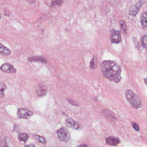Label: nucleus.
<instances>
[{
	"instance_id": "10",
	"label": "nucleus",
	"mask_w": 147,
	"mask_h": 147,
	"mask_svg": "<svg viewBox=\"0 0 147 147\" xmlns=\"http://www.w3.org/2000/svg\"><path fill=\"white\" fill-rule=\"evenodd\" d=\"M106 142L110 145H115L119 142V141L117 138H109L106 140Z\"/></svg>"
},
{
	"instance_id": "24",
	"label": "nucleus",
	"mask_w": 147,
	"mask_h": 147,
	"mask_svg": "<svg viewBox=\"0 0 147 147\" xmlns=\"http://www.w3.org/2000/svg\"><path fill=\"white\" fill-rule=\"evenodd\" d=\"M98 96H94L92 100L96 101L98 100Z\"/></svg>"
},
{
	"instance_id": "18",
	"label": "nucleus",
	"mask_w": 147,
	"mask_h": 147,
	"mask_svg": "<svg viewBox=\"0 0 147 147\" xmlns=\"http://www.w3.org/2000/svg\"><path fill=\"white\" fill-rule=\"evenodd\" d=\"M57 133L58 136L59 138H64L66 135L64 130L63 128L59 130L57 132Z\"/></svg>"
},
{
	"instance_id": "19",
	"label": "nucleus",
	"mask_w": 147,
	"mask_h": 147,
	"mask_svg": "<svg viewBox=\"0 0 147 147\" xmlns=\"http://www.w3.org/2000/svg\"><path fill=\"white\" fill-rule=\"evenodd\" d=\"M134 8L133 7H132V9H133L130 10V14L132 16H136L138 11H137L136 9L134 10Z\"/></svg>"
},
{
	"instance_id": "26",
	"label": "nucleus",
	"mask_w": 147,
	"mask_h": 147,
	"mask_svg": "<svg viewBox=\"0 0 147 147\" xmlns=\"http://www.w3.org/2000/svg\"><path fill=\"white\" fill-rule=\"evenodd\" d=\"M146 84L147 85V78L144 79Z\"/></svg>"
},
{
	"instance_id": "12",
	"label": "nucleus",
	"mask_w": 147,
	"mask_h": 147,
	"mask_svg": "<svg viewBox=\"0 0 147 147\" xmlns=\"http://www.w3.org/2000/svg\"><path fill=\"white\" fill-rule=\"evenodd\" d=\"M18 136L20 141H23L24 142H25L28 138V134L26 133L20 134Z\"/></svg>"
},
{
	"instance_id": "17",
	"label": "nucleus",
	"mask_w": 147,
	"mask_h": 147,
	"mask_svg": "<svg viewBox=\"0 0 147 147\" xmlns=\"http://www.w3.org/2000/svg\"><path fill=\"white\" fill-rule=\"evenodd\" d=\"M141 45L145 48H147V36L144 35L142 38L141 40Z\"/></svg>"
},
{
	"instance_id": "25",
	"label": "nucleus",
	"mask_w": 147,
	"mask_h": 147,
	"mask_svg": "<svg viewBox=\"0 0 147 147\" xmlns=\"http://www.w3.org/2000/svg\"><path fill=\"white\" fill-rule=\"evenodd\" d=\"M25 147H35L33 145H30L26 146H25Z\"/></svg>"
},
{
	"instance_id": "5",
	"label": "nucleus",
	"mask_w": 147,
	"mask_h": 147,
	"mask_svg": "<svg viewBox=\"0 0 147 147\" xmlns=\"http://www.w3.org/2000/svg\"><path fill=\"white\" fill-rule=\"evenodd\" d=\"M47 86L45 85L40 84L39 86V89L36 91L37 95L39 97H42L47 95Z\"/></svg>"
},
{
	"instance_id": "6",
	"label": "nucleus",
	"mask_w": 147,
	"mask_h": 147,
	"mask_svg": "<svg viewBox=\"0 0 147 147\" xmlns=\"http://www.w3.org/2000/svg\"><path fill=\"white\" fill-rule=\"evenodd\" d=\"M125 94L127 100L129 101H136L139 100L138 96L135 94L131 90H126Z\"/></svg>"
},
{
	"instance_id": "20",
	"label": "nucleus",
	"mask_w": 147,
	"mask_h": 147,
	"mask_svg": "<svg viewBox=\"0 0 147 147\" xmlns=\"http://www.w3.org/2000/svg\"><path fill=\"white\" fill-rule=\"evenodd\" d=\"M4 16L8 17H10L11 16V12L8 10H4Z\"/></svg>"
},
{
	"instance_id": "15",
	"label": "nucleus",
	"mask_w": 147,
	"mask_h": 147,
	"mask_svg": "<svg viewBox=\"0 0 147 147\" xmlns=\"http://www.w3.org/2000/svg\"><path fill=\"white\" fill-rule=\"evenodd\" d=\"M39 55L33 56L30 57L28 58L27 60L29 62H38Z\"/></svg>"
},
{
	"instance_id": "7",
	"label": "nucleus",
	"mask_w": 147,
	"mask_h": 147,
	"mask_svg": "<svg viewBox=\"0 0 147 147\" xmlns=\"http://www.w3.org/2000/svg\"><path fill=\"white\" fill-rule=\"evenodd\" d=\"M32 114L31 111L26 109H21L18 111V116L20 118H25L27 115L30 116Z\"/></svg>"
},
{
	"instance_id": "2",
	"label": "nucleus",
	"mask_w": 147,
	"mask_h": 147,
	"mask_svg": "<svg viewBox=\"0 0 147 147\" xmlns=\"http://www.w3.org/2000/svg\"><path fill=\"white\" fill-rule=\"evenodd\" d=\"M0 69L3 72L7 74H13L16 71V69L12 65L7 63L3 64Z\"/></svg>"
},
{
	"instance_id": "11",
	"label": "nucleus",
	"mask_w": 147,
	"mask_h": 147,
	"mask_svg": "<svg viewBox=\"0 0 147 147\" xmlns=\"http://www.w3.org/2000/svg\"><path fill=\"white\" fill-rule=\"evenodd\" d=\"M7 88V86L5 84L0 82V98L4 97V91L6 90Z\"/></svg>"
},
{
	"instance_id": "28",
	"label": "nucleus",
	"mask_w": 147,
	"mask_h": 147,
	"mask_svg": "<svg viewBox=\"0 0 147 147\" xmlns=\"http://www.w3.org/2000/svg\"><path fill=\"white\" fill-rule=\"evenodd\" d=\"M82 147H87L85 145H83L82 146Z\"/></svg>"
},
{
	"instance_id": "8",
	"label": "nucleus",
	"mask_w": 147,
	"mask_h": 147,
	"mask_svg": "<svg viewBox=\"0 0 147 147\" xmlns=\"http://www.w3.org/2000/svg\"><path fill=\"white\" fill-rule=\"evenodd\" d=\"M98 61L97 57L93 56L90 63V68L92 70H94L98 66Z\"/></svg>"
},
{
	"instance_id": "13",
	"label": "nucleus",
	"mask_w": 147,
	"mask_h": 147,
	"mask_svg": "<svg viewBox=\"0 0 147 147\" xmlns=\"http://www.w3.org/2000/svg\"><path fill=\"white\" fill-rule=\"evenodd\" d=\"M38 62L42 64L46 65L48 63V61L47 58L43 56L39 55Z\"/></svg>"
},
{
	"instance_id": "4",
	"label": "nucleus",
	"mask_w": 147,
	"mask_h": 147,
	"mask_svg": "<svg viewBox=\"0 0 147 147\" xmlns=\"http://www.w3.org/2000/svg\"><path fill=\"white\" fill-rule=\"evenodd\" d=\"M11 54V50L9 48L0 43V58L7 57Z\"/></svg>"
},
{
	"instance_id": "29",
	"label": "nucleus",
	"mask_w": 147,
	"mask_h": 147,
	"mask_svg": "<svg viewBox=\"0 0 147 147\" xmlns=\"http://www.w3.org/2000/svg\"><path fill=\"white\" fill-rule=\"evenodd\" d=\"M35 2V1L34 0V1H33L32 2H31L30 3H34Z\"/></svg>"
},
{
	"instance_id": "21",
	"label": "nucleus",
	"mask_w": 147,
	"mask_h": 147,
	"mask_svg": "<svg viewBox=\"0 0 147 147\" xmlns=\"http://www.w3.org/2000/svg\"><path fill=\"white\" fill-rule=\"evenodd\" d=\"M132 125L134 129L136 131H138L139 130V128L138 125L134 123H133Z\"/></svg>"
},
{
	"instance_id": "30",
	"label": "nucleus",
	"mask_w": 147,
	"mask_h": 147,
	"mask_svg": "<svg viewBox=\"0 0 147 147\" xmlns=\"http://www.w3.org/2000/svg\"><path fill=\"white\" fill-rule=\"evenodd\" d=\"M1 13H0V20H1Z\"/></svg>"
},
{
	"instance_id": "27",
	"label": "nucleus",
	"mask_w": 147,
	"mask_h": 147,
	"mask_svg": "<svg viewBox=\"0 0 147 147\" xmlns=\"http://www.w3.org/2000/svg\"><path fill=\"white\" fill-rule=\"evenodd\" d=\"M140 106H134V107L136 108H138V107H140Z\"/></svg>"
},
{
	"instance_id": "22",
	"label": "nucleus",
	"mask_w": 147,
	"mask_h": 147,
	"mask_svg": "<svg viewBox=\"0 0 147 147\" xmlns=\"http://www.w3.org/2000/svg\"><path fill=\"white\" fill-rule=\"evenodd\" d=\"M38 140L39 141L41 142L42 143H45L46 142V141L45 139L42 137H39L38 138Z\"/></svg>"
},
{
	"instance_id": "1",
	"label": "nucleus",
	"mask_w": 147,
	"mask_h": 147,
	"mask_svg": "<svg viewBox=\"0 0 147 147\" xmlns=\"http://www.w3.org/2000/svg\"><path fill=\"white\" fill-rule=\"evenodd\" d=\"M101 71L102 76L110 80L116 82L121 80V69L112 62L109 61H103L101 65Z\"/></svg>"
},
{
	"instance_id": "16",
	"label": "nucleus",
	"mask_w": 147,
	"mask_h": 147,
	"mask_svg": "<svg viewBox=\"0 0 147 147\" xmlns=\"http://www.w3.org/2000/svg\"><path fill=\"white\" fill-rule=\"evenodd\" d=\"M119 23L120 24V27L121 29L123 31V33L124 34H126L127 33L126 31V27L124 22L120 21H119Z\"/></svg>"
},
{
	"instance_id": "3",
	"label": "nucleus",
	"mask_w": 147,
	"mask_h": 147,
	"mask_svg": "<svg viewBox=\"0 0 147 147\" xmlns=\"http://www.w3.org/2000/svg\"><path fill=\"white\" fill-rule=\"evenodd\" d=\"M110 39L112 43L117 44L120 42L121 40V37L119 31L116 30H112Z\"/></svg>"
},
{
	"instance_id": "14",
	"label": "nucleus",
	"mask_w": 147,
	"mask_h": 147,
	"mask_svg": "<svg viewBox=\"0 0 147 147\" xmlns=\"http://www.w3.org/2000/svg\"><path fill=\"white\" fill-rule=\"evenodd\" d=\"M63 2L62 0H53L51 3V6L54 7L55 5L59 6Z\"/></svg>"
},
{
	"instance_id": "23",
	"label": "nucleus",
	"mask_w": 147,
	"mask_h": 147,
	"mask_svg": "<svg viewBox=\"0 0 147 147\" xmlns=\"http://www.w3.org/2000/svg\"><path fill=\"white\" fill-rule=\"evenodd\" d=\"M140 2L138 3L135 5V7H136V9L138 11L139 8L140 6Z\"/></svg>"
},
{
	"instance_id": "9",
	"label": "nucleus",
	"mask_w": 147,
	"mask_h": 147,
	"mask_svg": "<svg viewBox=\"0 0 147 147\" xmlns=\"http://www.w3.org/2000/svg\"><path fill=\"white\" fill-rule=\"evenodd\" d=\"M141 22L142 27L145 28L147 27V13L144 12L140 18Z\"/></svg>"
}]
</instances>
